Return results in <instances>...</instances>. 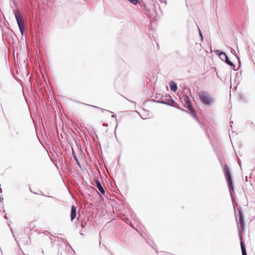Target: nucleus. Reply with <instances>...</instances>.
Instances as JSON below:
<instances>
[{"instance_id":"f257e3e1","label":"nucleus","mask_w":255,"mask_h":255,"mask_svg":"<svg viewBox=\"0 0 255 255\" xmlns=\"http://www.w3.org/2000/svg\"><path fill=\"white\" fill-rule=\"evenodd\" d=\"M198 95L201 102L204 104L210 105L212 103L213 99L207 92L201 91L198 93Z\"/></svg>"},{"instance_id":"f03ea898","label":"nucleus","mask_w":255,"mask_h":255,"mask_svg":"<svg viewBox=\"0 0 255 255\" xmlns=\"http://www.w3.org/2000/svg\"><path fill=\"white\" fill-rule=\"evenodd\" d=\"M224 171L228 183L229 191L230 193H231L232 191H234V186L230 170L228 165L226 164L224 166Z\"/></svg>"},{"instance_id":"7ed1b4c3","label":"nucleus","mask_w":255,"mask_h":255,"mask_svg":"<svg viewBox=\"0 0 255 255\" xmlns=\"http://www.w3.org/2000/svg\"><path fill=\"white\" fill-rule=\"evenodd\" d=\"M14 13L15 17V18L16 19L18 27L19 28L20 31L22 34H23V30H24V22L22 19V17L21 16V14L20 12L17 10H14Z\"/></svg>"},{"instance_id":"20e7f679","label":"nucleus","mask_w":255,"mask_h":255,"mask_svg":"<svg viewBox=\"0 0 255 255\" xmlns=\"http://www.w3.org/2000/svg\"><path fill=\"white\" fill-rule=\"evenodd\" d=\"M93 185L97 187L100 192L103 194L104 195L105 193V190L104 189L103 187L101 184V183L100 182L99 180L95 179L93 180Z\"/></svg>"},{"instance_id":"39448f33","label":"nucleus","mask_w":255,"mask_h":255,"mask_svg":"<svg viewBox=\"0 0 255 255\" xmlns=\"http://www.w3.org/2000/svg\"><path fill=\"white\" fill-rule=\"evenodd\" d=\"M76 208L74 205H72L71 207V220L72 221L76 216Z\"/></svg>"},{"instance_id":"423d86ee","label":"nucleus","mask_w":255,"mask_h":255,"mask_svg":"<svg viewBox=\"0 0 255 255\" xmlns=\"http://www.w3.org/2000/svg\"><path fill=\"white\" fill-rule=\"evenodd\" d=\"M219 54L220 56H223L225 57V62L227 64H228V65H229L230 66H234V64L232 62L230 61V60H229V58L226 55L225 53L222 52H221L220 53H219Z\"/></svg>"},{"instance_id":"0eeeda50","label":"nucleus","mask_w":255,"mask_h":255,"mask_svg":"<svg viewBox=\"0 0 255 255\" xmlns=\"http://www.w3.org/2000/svg\"><path fill=\"white\" fill-rule=\"evenodd\" d=\"M169 85H170V89L172 91L175 92L177 90V86L175 82H174L173 81L170 82Z\"/></svg>"},{"instance_id":"6e6552de","label":"nucleus","mask_w":255,"mask_h":255,"mask_svg":"<svg viewBox=\"0 0 255 255\" xmlns=\"http://www.w3.org/2000/svg\"><path fill=\"white\" fill-rule=\"evenodd\" d=\"M186 104L187 107L188 108L189 110L190 111L192 112L194 109H193V107H192L191 103L189 101V99H188V97L186 98Z\"/></svg>"},{"instance_id":"1a4fd4ad","label":"nucleus","mask_w":255,"mask_h":255,"mask_svg":"<svg viewBox=\"0 0 255 255\" xmlns=\"http://www.w3.org/2000/svg\"><path fill=\"white\" fill-rule=\"evenodd\" d=\"M241 247L243 255H247L245 247L242 241H241Z\"/></svg>"},{"instance_id":"9d476101","label":"nucleus","mask_w":255,"mask_h":255,"mask_svg":"<svg viewBox=\"0 0 255 255\" xmlns=\"http://www.w3.org/2000/svg\"><path fill=\"white\" fill-rule=\"evenodd\" d=\"M239 223L241 228H243L244 226V218L241 214L239 215Z\"/></svg>"},{"instance_id":"9b49d317","label":"nucleus","mask_w":255,"mask_h":255,"mask_svg":"<svg viewBox=\"0 0 255 255\" xmlns=\"http://www.w3.org/2000/svg\"><path fill=\"white\" fill-rule=\"evenodd\" d=\"M3 115V108L1 105L0 104V118Z\"/></svg>"},{"instance_id":"f8f14e48","label":"nucleus","mask_w":255,"mask_h":255,"mask_svg":"<svg viewBox=\"0 0 255 255\" xmlns=\"http://www.w3.org/2000/svg\"><path fill=\"white\" fill-rule=\"evenodd\" d=\"M133 4H136L138 2V0H128Z\"/></svg>"},{"instance_id":"ddd939ff","label":"nucleus","mask_w":255,"mask_h":255,"mask_svg":"<svg viewBox=\"0 0 255 255\" xmlns=\"http://www.w3.org/2000/svg\"><path fill=\"white\" fill-rule=\"evenodd\" d=\"M75 159L76 160V162H77V164L80 166L79 162V161L78 160V159L76 157H75Z\"/></svg>"},{"instance_id":"4468645a","label":"nucleus","mask_w":255,"mask_h":255,"mask_svg":"<svg viewBox=\"0 0 255 255\" xmlns=\"http://www.w3.org/2000/svg\"><path fill=\"white\" fill-rule=\"evenodd\" d=\"M88 106H90V107H91L94 108L98 109H99V108L96 107H95V106H90V105H88Z\"/></svg>"},{"instance_id":"2eb2a0df","label":"nucleus","mask_w":255,"mask_h":255,"mask_svg":"<svg viewBox=\"0 0 255 255\" xmlns=\"http://www.w3.org/2000/svg\"><path fill=\"white\" fill-rule=\"evenodd\" d=\"M170 101L171 102V104H172V103H174V101L172 99H171Z\"/></svg>"},{"instance_id":"dca6fc26","label":"nucleus","mask_w":255,"mask_h":255,"mask_svg":"<svg viewBox=\"0 0 255 255\" xmlns=\"http://www.w3.org/2000/svg\"><path fill=\"white\" fill-rule=\"evenodd\" d=\"M15 133H16V135H17L18 134L17 131H15Z\"/></svg>"}]
</instances>
